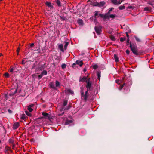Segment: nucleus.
Masks as SVG:
<instances>
[{"label": "nucleus", "instance_id": "obj_1", "mask_svg": "<svg viewBox=\"0 0 154 154\" xmlns=\"http://www.w3.org/2000/svg\"><path fill=\"white\" fill-rule=\"evenodd\" d=\"M94 87L92 80L87 75V100L93 101L94 99Z\"/></svg>", "mask_w": 154, "mask_h": 154}, {"label": "nucleus", "instance_id": "obj_2", "mask_svg": "<svg viewBox=\"0 0 154 154\" xmlns=\"http://www.w3.org/2000/svg\"><path fill=\"white\" fill-rule=\"evenodd\" d=\"M130 47L133 53L136 55H138L139 53L138 51L137 47L131 42L130 43Z\"/></svg>", "mask_w": 154, "mask_h": 154}, {"label": "nucleus", "instance_id": "obj_3", "mask_svg": "<svg viewBox=\"0 0 154 154\" xmlns=\"http://www.w3.org/2000/svg\"><path fill=\"white\" fill-rule=\"evenodd\" d=\"M94 29L97 34L100 35L101 34V27L97 26H95L94 27Z\"/></svg>", "mask_w": 154, "mask_h": 154}, {"label": "nucleus", "instance_id": "obj_4", "mask_svg": "<svg viewBox=\"0 0 154 154\" xmlns=\"http://www.w3.org/2000/svg\"><path fill=\"white\" fill-rule=\"evenodd\" d=\"M76 64H77V65H79L81 67V66H82V65L83 64V63L82 61L77 60L76 61L75 63H74L72 64V67H74L75 66Z\"/></svg>", "mask_w": 154, "mask_h": 154}, {"label": "nucleus", "instance_id": "obj_5", "mask_svg": "<svg viewBox=\"0 0 154 154\" xmlns=\"http://www.w3.org/2000/svg\"><path fill=\"white\" fill-rule=\"evenodd\" d=\"M99 15L101 18H103L104 19H109V16L108 15H107L106 14H99Z\"/></svg>", "mask_w": 154, "mask_h": 154}, {"label": "nucleus", "instance_id": "obj_6", "mask_svg": "<svg viewBox=\"0 0 154 154\" xmlns=\"http://www.w3.org/2000/svg\"><path fill=\"white\" fill-rule=\"evenodd\" d=\"M20 124L19 122H16L14 123L13 125V128L14 129H16L19 126Z\"/></svg>", "mask_w": 154, "mask_h": 154}, {"label": "nucleus", "instance_id": "obj_7", "mask_svg": "<svg viewBox=\"0 0 154 154\" xmlns=\"http://www.w3.org/2000/svg\"><path fill=\"white\" fill-rule=\"evenodd\" d=\"M17 92V90H15V91L13 93H8L6 95V98L7 99H8V96H13V95L15 94Z\"/></svg>", "mask_w": 154, "mask_h": 154}, {"label": "nucleus", "instance_id": "obj_8", "mask_svg": "<svg viewBox=\"0 0 154 154\" xmlns=\"http://www.w3.org/2000/svg\"><path fill=\"white\" fill-rule=\"evenodd\" d=\"M134 37L136 41L138 42H142V40L141 38L137 36H134Z\"/></svg>", "mask_w": 154, "mask_h": 154}, {"label": "nucleus", "instance_id": "obj_9", "mask_svg": "<svg viewBox=\"0 0 154 154\" xmlns=\"http://www.w3.org/2000/svg\"><path fill=\"white\" fill-rule=\"evenodd\" d=\"M42 114L44 116L45 118L49 119L50 117L49 114L48 113L43 112Z\"/></svg>", "mask_w": 154, "mask_h": 154}, {"label": "nucleus", "instance_id": "obj_10", "mask_svg": "<svg viewBox=\"0 0 154 154\" xmlns=\"http://www.w3.org/2000/svg\"><path fill=\"white\" fill-rule=\"evenodd\" d=\"M34 106V105L31 104L28 106L27 109L30 112H31L33 111V109L32 108Z\"/></svg>", "mask_w": 154, "mask_h": 154}, {"label": "nucleus", "instance_id": "obj_11", "mask_svg": "<svg viewBox=\"0 0 154 154\" xmlns=\"http://www.w3.org/2000/svg\"><path fill=\"white\" fill-rule=\"evenodd\" d=\"M79 81L82 82H87V78L86 77H84L82 78H81V77L80 78V79H79Z\"/></svg>", "mask_w": 154, "mask_h": 154}, {"label": "nucleus", "instance_id": "obj_12", "mask_svg": "<svg viewBox=\"0 0 154 154\" xmlns=\"http://www.w3.org/2000/svg\"><path fill=\"white\" fill-rule=\"evenodd\" d=\"M114 58L115 61L117 62L119 61V58L118 56L116 54H114Z\"/></svg>", "mask_w": 154, "mask_h": 154}, {"label": "nucleus", "instance_id": "obj_13", "mask_svg": "<svg viewBox=\"0 0 154 154\" xmlns=\"http://www.w3.org/2000/svg\"><path fill=\"white\" fill-rule=\"evenodd\" d=\"M66 91L67 92L70 93L72 94H74L73 91L69 89H66Z\"/></svg>", "mask_w": 154, "mask_h": 154}, {"label": "nucleus", "instance_id": "obj_14", "mask_svg": "<svg viewBox=\"0 0 154 154\" xmlns=\"http://www.w3.org/2000/svg\"><path fill=\"white\" fill-rule=\"evenodd\" d=\"M151 8L150 7H145V8H144V11H149L151 10Z\"/></svg>", "mask_w": 154, "mask_h": 154}, {"label": "nucleus", "instance_id": "obj_15", "mask_svg": "<svg viewBox=\"0 0 154 154\" xmlns=\"http://www.w3.org/2000/svg\"><path fill=\"white\" fill-rule=\"evenodd\" d=\"M105 3L104 1H101L99 3V7L103 6L105 4Z\"/></svg>", "mask_w": 154, "mask_h": 154}, {"label": "nucleus", "instance_id": "obj_16", "mask_svg": "<svg viewBox=\"0 0 154 154\" xmlns=\"http://www.w3.org/2000/svg\"><path fill=\"white\" fill-rule=\"evenodd\" d=\"M58 48L62 52L64 51L63 49V46L62 44H60L59 45Z\"/></svg>", "mask_w": 154, "mask_h": 154}, {"label": "nucleus", "instance_id": "obj_17", "mask_svg": "<svg viewBox=\"0 0 154 154\" xmlns=\"http://www.w3.org/2000/svg\"><path fill=\"white\" fill-rule=\"evenodd\" d=\"M50 87L51 88H55V85L54 83L51 82L50 84Z\"/></svg>", "mask_w": 154, "mask_h": 154}, {"label": "nucleus", "instance_id": "obj_18", "mask_svg": "<svg viewBox=\"0 0 154 154\" xmlns=\"http://www.w3.org/2000/svg\"><path fill=\"white\" fill-rule=\"evenodd\" d=\"M97 78L100 80L101 77V72L100 71L97 72Z\"/></svg>", "mask_w": 154, "mask_h": 154}, {"label": "nucleus", "instance_id": "obj_19", "mask_svg": "<svg viewBox=\"0 0 154 154\" xmlns=\"http://www.w3.org/2000/svg\"><path fill=\"white\" fill-rule=\"evenodd\" d=\"M72 122V120H67L65 123V125H67Z\"/></svg>", "mask_w": 154, "mask_h": 154}, {"label": "nucleus", "instance_id": "obj_20", "mask_svg": "<svg viewBox=\"0 0 154 154\" xmlns=\"http://www.w3.org/2000/svg\"><path fill=\"white\" fill-rule=\"evenodd\" d=\"M114 9L113 8H111L108 11V12L106 13L107 15H108L110 14L111 12Z\"/></svg>", "mask_w": 154, "mask_h": 154}, {"label": "nucleus", "instance_id": "obj_21", "mask_svg": "<svg viewBox=\"0 0 154 154\" xmlns=\"http://www.w3.org/2000/svg\"><path fill=\"white\" fill-rule=\"evenodd\" d=\"M118 8L120 10H122L125 9V8L124 5H121L118 7Z\"/></svg>", "mask_w": 154, "mask_h": 154}, {"label": "nucleus", "instance_id": "obj_22", "mask_svg": "<svg viewBox=\"0 0 154 154\" xmlns=\"http://www.w3.org/2000/svg\"><path fill=\"white\" fill-rule=\"evenodd\" d=\"M112 3L115 5H116L117 2V0H111Z\"/></svg>", "mask_w": 154, "mask_h": 154}, {"label": "nucleus", "instance_id": "obj_23", "mask_svg": "<svg viewBox=\"0 0 154 154\" xmlns=\"http://www.w3.org/2000/svg\"><path fill=\"white\" fill-rule=\"evenodd\" d=\"M109 18H112L113 19L116 16V14H110L109 15Z\"/></svg>", "mask_w": 154, "mask_h": 154}, {"label": "nucleus", "instance_id": "obj_24", "mask_svg": "<svg viewBox=\"0 0 154 154\" xmlns=\"http://www.w3.org/2000/svg\"><path fill=\"white\" fill-rule=\"evenodd\" d=\"M45 4L48 7H51L52 6L51 3L50 2H46Z\"/></svg>", "mask_w": 154, "mask_h": 154}, {"label": "nucleus", "instance_id": "obj_25", "mask_svg": "<svg viewBox=\"0 0 154 154\" xmlns=\"http://www.w3.org/2000/svg\"><path fill=\"white\" fill-rule=\"evenodd\" d=\"M110 39L112 41H115L116 39L115 37L112 35H111L110 36Z\"/></svg>", "mask_w": 154, "mask_h": 154}, {"label": "nucleus", "instance_id": "obj_26", "mask_svg": "<svg viewBox=\"0 0 154 154\" xmlns=\"http://www.w3.org/2000/svg\"><path fill=\"white\" fill-rule=\"evenodd\" d=\"M78 22L80 25H82L83 23V21L81 20H79Z\"/></svg>", "mask_w": 154, "mask_h": 154}, {"label": "nucleus", "instance_id": "obj_27", "mask_svg": "<svg viewBox=\"0 0 154 154\" xmlns=\"http://www.w3.org/2000/svg\"><path fill=\"white\" fill-rule=\"evenodd\" d=\"M65 45H64V48L65 50H66L67 48L68 45L69 43L67 42H65Z\"/></svg>", "mask_w": 154, "mask_h": 154}, {"label": "nucleus", "instance_id": "obj_28", "mask_svg": "<svg viewBox=\"0 0 154 154\" xmlns=\"http://www.w3.org/2000/svg\"><path fill=\"white\" fill-rule=\"evenodd\" d=\"M98 65L97 64L94 65L93 66V68L94 69H96L98 67Z\"/></svg>", "mask_w": 154, "mask_h": 154}, {"label": "nucleus", "instance_id": "obj_29", "mask_svg": "<svg viewBox=\"0 0 154 154\" xmlns=\"http://www.w3.org/2000/svg\"><path fill=\"white\" fill-rule=\"evenodd\" d=\"M41 74L43 75H46L47 74V72L45 70H43V71L42 72Z\"/></svg>", "mask_w": 154, "mask_h": 154}, {"label": "nucleus", "instance_id": "obj_30", "mask_svg": "<svg viewBox=\"0 0 154 154\" xmlns=\"http://www.w3.org/2000/svg\"><path fill=\"white\" fill-rule=\"evenodd\" d=\"M99 12V11H95V15L94 17H97V16L98 15V12Z\"/></svg>", "mask_w": 154, "mask_h": 154}, {"label": "nucleus", "instance_id": "obj_31", "mask_svg": "<svg viewBox=\"0 0 154 154\" xmlns=\"http://www.w3.org/2000/svg\"><path fill=\"white\" fill-rule=\"evenodd\" d=\"M25 113L27 115H28L29 116H31V114L30 112H28L27 111H25Z\"/></svg>", "mask_w": 154, "mask_h": 154}, {"label": "nucleus", "instance_id": "obj_32", "mask_svg": "<svg viewBox=\"0 0 154 154\" xmlns=\"http://www.w3.org/2000/svg\"><path fill=\"white\" fill-rule=\"evenodd\" d=\"M126 39L125 37L123 38V37H121L120 38V41L121 42H123L124 41L125 39Z\"/></svg>", "mask_w": 154, "mask_h": 154}, {"label": "nucleus", "instance_id": "obj_33", "mask_svg": "<svg viewBox=\"0 0 154 154\" xmlns=\"http://www.w3.org/2000/svg\"><path fill=\"white\" fill-rule=\"evenodd\" d=\"M67 103V100H64L63 102V105L64 106H66Z\"/></svg>", "mask_w": 154, "mask_h": 154}, {"label": "nucleus", "instance_id": "obj_34", "mask_svg": "<svg viewBox=\"0 0 154 154\" xmlns=\"http://www.w3.org/2000/svg\"><path fill=\"white\" fill-rule=\"evenodd\" d=\"M60 85V83L57 81H56V87L59 86Z\"/></svg>", "mask_w": 154, "mask_h": 154}, {"label": "nucleus", "instance_id": "obj_35", "mask_svg": "<svg viewBox=\"0 0 154 154\" xmlns=\"http://www.w3.org/2000/svg\"><path fill=\"white\" fill-rule=\"evenodd\" d=\"M61 67L62 69H64L66 67V65L65 64H63L62 65Z\"/></svg>", "mask_w": 154, "mask_h": 154}, {"label": "nucleus", "instance_id": "obj_36", "mask_svg": "<svg viewBox=\"0 0 154 154\" xmlns=\"http://www.w3.org/2000/svg\"><path fill=\"white\" fill-rule=\"evenodd\" d=\"M4 76L6 78H8L9 77V74L8 73H6L4 74Z\"/></svg>", "mask_w": 154, "mask_h": 154}, {"label": "nucleus", "instance_id": "obj_37", "mask_svg": "<svg viewBox=\"0 0 154 154\" xmlns=\"http://www.w3.org/2000/svg\"><path fill=\"white\" fill-rule=\"evenodd\" d=\"M56 3L58 6H60V1H59V0H57V1H56Z\"/></svg>", "mask_w": 154, "mask_h": 154}, {"label": "nucleus", "instance_id": "obj_38", "mask_svg": "<svg viewBox=\"0 0 154 154\" xmlns=\"http://www.w3.org/2000/svg\"><path fill=\"white\" fill-rule=\"evenodd\" d=\"M122 2L119 0L118 1L117 0V4L116 5H119Z\"/></svg>", "mask_w": 154, "mask_h": 154}, {"label": "nucleus", "instance_id": "obj_39", "mask_svg": "<svg viewBox=\"0 0 154 154\" xmlns=\"http://www.w3.org/2000/svg\"><path fill=\"white\" fill-rule=\"evenodd\" d=\"M26 61L24 60H23L22 61V64L24 65L25 64Z\"/></svg>", "mask_w": 154, "mask_h": 154}, {"label": "nucleus", "instance_id": "obj_40", "mask_svg": "<svg viewBox=\"0 0 154 154\" xmlns=\"http://www.w3.org/2000/svg\"><path fill=\"white\" fill-rule=\"evenodd\" d=\"M93 5L95 6H97L99 7V3L97 2L94 5Z\"/></svg>", "mask_w": 154, "mask_h": 154}, {"label": "nucleus", "instance_id": "obj_41", "mask_svg": "<svg viewBox=\"0 0 154 154\" xmlns=\"http://www.w3.org/2000/svg\"><path fill=\"white\" fill-rule=\"evenodd\" d=\"M19 51H20V48L19 47L18 48L17 50V55H18L19 54Z\"/></svg>", "mask_w": 154, "mask_h": 154}, {"label": "nucleus", "instance_id": "obj_42", "mask_svg": "<svg viewBox=\"0 0 154 154\" xmlns=\"http://www.w3.org/2000/svg\"><path fill=\"white\" fill-rule=\"evenodd\" d=\"M126 53H127V54L128 55L129 54V53H130V51L127 49V50L126 51Z\"/></svg>", "mask_w": 154, "mask_h": 154}, {"label": "nucleus", "instance_id": "obj_43", "mask_svg": "<svg viewBox=\"0 0 154 154\" xmlns=\"http://www.w3.org/2000/svg\"><path fill=\"white\" fill-rule=\"evenodd\" d=\"M86 71V69L85 68H84L83 70V71H82V73L83 74V73H84Z\"/></svg>", "mask_w": 154, "mask_h": 154}, {"label": "nucleus", "instance_id": "obj_44", "mask_svg": "<svg viewBox=\"0 0 154 154\" xmlns=\"http://www.w3.org/2000/svg\"><path fill=\"white\" fill-rule=\"evenodd\" d=\"M84 95V92L82 91V90L81 91V97H82Z\"/></svg>", "mask_w": 154, "mask_h": 154}, {"label": "nucleus", "instance_id": "obj_45", "mask_svg": "<svg viewBox=\"0 0 154 154\" xmlns=\"http://www.w3.org/2000/svg\"><path fill=\"white\" fill-rule=\"evenodd\" d=\"M43 76V75L42 74H41V75H38V78H39V79H40Z\"/></svg>", "mask_w": 154, "mask_h": 154}, {"label": "nucleus", "instance_id": "obj_46", "mask_svg": "<svg viewBox=\"0 0 154 154\" xmlns=\"http://www.w3.org/2000/svg\"><path fill=\"white\" fill-rule=\"evenodd\" d=\"M127 8L128 9H133V7L132 6H129L127 7Z\"/></svg>", "mask_w": 154, "mask_h": 154}, {"label": "nucleus", "instance_id": "obj_47", "mask_svg": "<svg viewBox=\"0 0 154 154\" xmlns=\"http://www.w3.org/2000/svg\"><path fill=\"white\" fill-rule=\"evenodd\" d=\"M86 98H87V91H85V100H86Z\"/></svg>", "mask_w": 154, "mask_h": 154}, {"label": "nucleus", "instance_id": "obj_48", "mask_svg": "<svg viewBox=\"0 0 154 154\" xmlns=\"http://www.w3.org/2000/svg\"><path fill=\"white\" fill-rule=\"evenodd\" d=\"M129 38H128L127 41L126 42L127 43V45H128V44L129 43Z\"/></svg>", "mask_w": 154, "mask_h": 154}, {"label": "nucleus", "instance_id": "obj_49", "mask_svg": "<svg viewBox=\"0 0 154 154\" xmlns=\"http://www.w3.org/2000/svg\"><path fill=\"white\" fill-rule=\"evenodd\" d=\"M14 69L13 68H11L10 70V72H12L14 70Z\"/></svg>", "mask_w": 154, "mask_h": 154}, {"label": "nucleus", "instance_id": "obj_50", "mask_svg": "<svg viewBox=\"0 0 154 154\" xmlns=\"http://www.w3.org/2000/svg\"><path fill=\"white\" fill-rule=\"evenodd\" d=\"M87 2L88 3V4H91L92 2L90 0H88V1H87Z\"/></svg>", "mask_w": 154, "mask_h": 154}, {"label": "nucleus", "instance_id": "obj_51", "mask_svg": "<svg viewBox=\"0 0 154 154\" xmlns=\"http://www.w3.org/2000/svg\"><path fill=\"white\" fill-rule=\"evenodd\" d=\"M125 84L124 83L123 84H122V85H120V86H121V89H122L123 88V87L124 86V85Z\"/></svg>", "mask_w": 154, "mask_h": 154}, {"label": "nucleus", "instance_id": "obj_52", "mask_svg": "<svg viewBox=\"0 0 154 154\" xmlns=\"http://www.w3.org/2000/svg\"><path fill=\"white\" fill-rule=\"evenodd\" d=\"M125 33H126V35H127V36L128 37V38H129V35L128 34V32H126Z\"/></svg>", "mask_w": 154, "mask_h": 154}, {"label": "nucleus", "instance_id": "obj_53", "mask_svg": "<svg viewBox=\"0 0 154 154\" xmlns=\"http://www.w3.org/2000/svg\"><path fill=\"white\" fill-rule=\"evenodd\" d=\"M45 68V67H43V66H42L41 67H40L39 68V69L40 70H42V69H44Z\"/></svg>", "mask_w": 154, "mask_h": 154}, {"label": "nucleus", "instance_id": "obj_54", "mask_svg": "<svg viewBox=\"0 0 154 154\" xmlns=\"http://www.w3.org/2000/svg\"><path fill=\"white\" fill-rule=\"evenodd\" d=\"M34 43H32V44H30V46L31 47H32L33 46H34Z\"/></svg>", "mask_w": 154, "mask_h": 154}, {"label": "nucleus", "instance_id": "obj_55", "mask_svg": "<svg viewBox=\"0 0 154 154\" xmlns=\"http://www.w3.org/2000/svg\"><path fill=\"white\" fill-rule=\"evenodd\" d=\"M148 4H149L150 5H153V4L151 2H149L148 3Z\"/></svg>", "mask_w": 154, "mask_h": 154}, {"label": "nucleus", "instance_id": "obj_56", "mask_svg": "<svg viewBox=\"0 0 154 154\" xmlns=\"http://www.w3.org/2000/svg\"><path fill=\"white\" fill-rule=\"evenodd\" d=\"M60 17L61 19H62V20H64V18H63L61 16Z\"/></svg>", "mask_w": 154, "mask_h": 154}, {"label": "nucleus", "instance_id": "obj_57", "mask_svg": "<svg viewBox=\"0 0 154 154\" xmlns=\"http://www.w3.org/2000/svg\"><path fill=\"white\" fill-rule=\"evenodd\" d=\"M8 111L9 113H11V112H12L11 111V110H10V109H8Z\"/></svg>", "mask_w": 154, "mask_h": 154}, {"label": "nucleus", "instance_id": "obj_58", "mask_svg": "<svg viewBox=\"0 0 154 154\" xmlns=\"http://www.w3.org/2000/svg\"><path fill=\"white\" fill-rule=\"evenodd\" d=\"M116 82L117 83H119V81L118 80H116Z\"/></svg>", "mask_w": 154, "mask_h": 154}, {"label": "nucleus", "instance_id": "obj_59", "mask_svg": "<svg viewBox=\"0 0 154 154\" xmlns=\"http://www.w3.org/2000/svg\"><path fill=\"white\" fill-rule=\"evenodd\" d=\"M87 56L90 55V53H88V54L87 53Z\"/></svg>", "mask_w": 154, "mask_h": 154}, {"label": "nucleus", "instance_id": "obj_60", "mask_svg": "<svg viewBox=\"0 0 154 154\" xmlns=\"http://www.w3.org/2000/svg\"><path fill=\"white\" fill-rule=\"evenodd\" d=\"M121 2L124 1V0H119Z\"/></svg>", "mask_w": 154, "mask_h": 154}, {"label": "nucleus", "instance_id": "obj_61", "mask_svg": "<svg viewBox=\"0 0 154 154\" xmlns=\"http://www.w3.org/2000/svg\"><path fill=\"white\" fill-rule=\"evenodd\" d=\"M88 59L90 60V57H88Z\"/></svg>", "mask_w": 154, "mask_h": 154}, {"label": "nucleus", "instance_id": "obj_62", "mask_svg": "<svg viewBox=\"0 0 154 154\" xmlns=\"http://www.w3.org/2000/svg\"><path fill=\"white\" fill-rule=\"evenodd\" d=\"M61 115H61V114H59V116H61Z\"/></svg>", "mask_w": 154, "mask_h": 154}, {"label": "nucleus", "instance_id": "obj_63", "mask_svg": "<svg viewBox=\"0 0 154 154\" xmlns=\"http://www.w3.org/2000/svg\"><path fill=\"white\" fill-rule=\"evenodd\" d=\"M2 54L1 53H0V56H1L2 55Z\"/></svg>", "mask_w": 154, "mask_h": 154}, {"label": "nucleus", "instance_id": "obj_64", "mask_svg": "<svg viewBox=\"0 0 154 154\" xmlns=\"http://www.w3.org/2000/svg\"><path fill=\"white\" fill-rule=\"evenodd\" d=\"M34 75H32V76L33 77Z\"/></svg>", "mask_w": 154, "mask_h": 154}]
</instances>
